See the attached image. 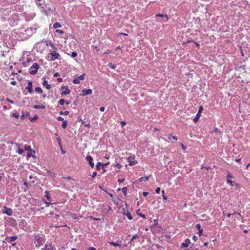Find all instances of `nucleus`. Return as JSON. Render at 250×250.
<instances>
[{"mask_svg": "<svg viewBox=\"0 0 250 250\" xmlns=\"http://www.w3.org/2000/svg\"><path fill=\"white\" fill-rule=\"evenodd\" d=\"M32 30L31 28L27 29H22L21 31V34H23V36L21 37L22 40H26L31 35Z\"/></svg>", "mask_w": 250, "mask_h": 250, "instance_id": "obj_1", "label": "nucleus"}, {"mask_svg": "<svg viewBox=\"0 0 250 250\" xmlns=\"http://www.w3.org/2000/svg\"><path fill=\"white\" fill-rule=\"evenodd\" d=\"M35 240L34 243L36 247H40L44 242V240L42 236L37 235L35 236Z\"/></svg>", "mask_w": 250, "mask_h": 250, "instance_id": "obj_2", "label": "nucleus"}, {"mask_svg": "<svg viewBox=\"0 0 250 250\" xmlns=\"http://www.w3.org/2000/svg\"><path fill=\"white\" fill-rule=\"evenodd\" d=\"M39 68V65L37 63H34L30 67V71L29 73L31 75L35 74L37 73L38 70Z\"/></svg>", "mask_w": 250, "mask_h": 250, "instance_id": "obj_3", "label": "nucleus"}, {"mask_svg": "<svg viewBox=\"0 0 250 250\" xmlns=\"http://www.w3.org/2000/svg\"><path fill=\"white\" fill-rule=\"evenodd\" d=\"M2 212L3 214H6L8 216H11L13 213L12 209L8 208L6 206L3 207Z\"/></svg>", "mask_w": 250, "mask_h": 250, "instance_id": "obj_4", "label": "nucleus"}, {"mask_svg": "<svg viewBox=\"0 0 250 250\" xmlns=\"http://www.w3.org/2000/svg\"><path fill=\"white\" fill-rule=\"evenodd\" d=\"M203 107L202 106H200V107L199 108L198 112H197V113L195 117L193 119L194 122L196 123L198 121L201 115V113L203 111Z\"/></svg>", "mask_w": 250, "mask_h": 250, "instance_id": "obj_5", "label": "nucleus"}, {"mask_svg": "<svg viewBox=\"0 0 250 250\" xmlns=\"http://www.w3.org/2000/svg\"><path fill=\"white\" fill-rule=\"evenodd\" d=\"M127 161L129 163V165L130 166H133L135 164H137V161L135 160L134 157L129 156L127 158Z\"/></svg>", "mask_w": 250, "mask_h": 250, "instance_id": "obj_6", "label": "nucleus"}, {"mask_svg": "<svg viewBox=\"0 0 250 250\" xmlns=\"http://www.w3.org/2000/svg\"><path fill=\"white\" fill-rule=\"evenodd\" d=\"M51 58L50 61H54L57 59L59 57V54L56 52L55 51H52L50 53Z\"/></svg>", "mask_w": 250, "mask_h": 250, "instance_id": "obj_7", "label": "nucleus"}, {"mask_svg": "<svg viewBox=\"0 0 250 250\" xmlns=\"http://www.w3.org/2000/svg\"><path fill=\"white\" fill-rule=\"evenodd\" d=\"M86 160L88 162L91 167H94V163L93 162V158L90 155H87L86 157Z\"/></svg>", "mask_w": 250, "mask_h": 250, "instance_id": "obj_8", "label": "nucleus"}, {"mask_svg": "<svg viewBox=\"0 0 250 250\" xmlns=\"http://www.w3.org/2000/svg\"><path fill=\"white\" fill-rule=\"evenodd\" d=\"M82 95L84 96L85 95H90L92 93V90L91 89H84L82 91Z\"/></svg>", "mask_w": 250, "mask_h": 250, "instance_id": "obj_9", "label": "nucleus"}, {"mask_svg": "<svg viewBox=\"0 0 250 250\" xmlns=\"http://www.w3.org/2000/svg\"><path fill=\"white\" fill-rule=\"evenodd\" d=\"M25 89L30 93H31L32 92H33L32 82L31 81H28V86L26 87Z\"/></svg>", "mask_w": 250, "mask_h": 250, "instance_id": "obj_10", "label": "nucleus"}, {"mask_svg": "<svg viewBox=\"0 0 250 250\" xmlns=\"http://www.w3.org/2000/svg\"><path fill=\"white\" fill-rule=\"evenodd\" d=\"M61 89L62 90L65 89L64 91H62L61 93L62 95H67L70 92V90L68 88H65V86H61Z\"/></svg>", "mask_w": 250, "mask_h": 250, "instance_id": "obj_11", "label": "nucleus"}, {"mask_svg": "<svg viewBox=\"0 0 250 250\" xmlns=\"http://www.w3.org/2000/svg\"><path fill=\"white\" fill-rule=\"evenodd\" d=\"M156 16L163 18L164 19L162 21V22H167L168 19V17L167 15L159 14L156 15Z\"/></svg>", "mask_w": 250, "mask_h": 250, "instance_id": "obj_12", "label": "nucleus"}, {"mask_svg": "<svg viewBox=\"0 0 250 250\" xmlns=\"http://www.w3.org/2000/svg\"><path fill=\"white\" fill-rule=\"evenodd\" d=\"M41 250H56V249L51 245L46 244L44 248L42 249Z\"/></svg>", "mask_w": 250, "mask_h": 250, "instance_id": "obj_13", "label": "nucleus"}, {"mask_svg": "<svg viewBox=\"0 0 250 250\" xmlns=\"http://www.w3.org/2000/svg\"><path fill=\"white\" fill-rule=\"evenodd\" d=\"M190 243V241L189 239L187 238L185 240V242L182 244V248H188L189 243Z\"/></svg>", "mask_w": 250, "mask_h": 250, "instance_id": "obj_14", "label": "nucleus"}, {"mask_svg": "<svg viewBox=\"0 0 250 250\" xmlns=\"http://www.w3.org/2000/svg\"><path fill=\"white\" fill-rule=\"evenodd\" d=\"M32 61L31 58H28L26 62H23V65L24 67H27L29 65L30 62Z\"/></svg>", "mask_w": 250, "mask_h": 250, "instance_id": "obj_15", "label": "nucleus"}, {"mask_svg": "<svg viewBox=\"0 0 250 250\" xmlns=\"http://www.w3.org/2000/svg\"><path fill=\"white\" fill-rule=\"evenodd\" d=\"M42 85L45 86L47 89H50L51 87V85L48 84L47 81L44 80L42 83Z\"/></svg>", "mask_w": 250, "mask_h": 250, "instance_id": "obj_16", "label": "nucleus"}, {"mask_svg": "<svg viewBox=\"0 0 250 250\" xmlns=\"http://www.w3.org/2000/svg\"><path fill=\"white\" fill-rule=\"evenodd\" d=\"M196 228L199 230V234L200 235H201L202 234L203 229H201L200 224H196Z\"/></svg>", "mask_w": 250, "mask_h": 250, "instance_id": "obj_17", "label": "nucleus"}, {"mask_svg": "<svg viewBox=\"0 0 250 250\" xmlns=\"http://www.w3.org/2000/svg\"><path fill=\"white\" fill-rule=\"evenodd\" d=\"M33 107L35 109H44L45 108V106L43 105H38V104H35L33 106Z\"/></svg>", "mask_w": 250, "mask_h": 250, "instance_id": "obj_18", "label": "nucleus"}, {"mask_svg": "<svg viewBox=\"0 0 250 250\" xmlns=\"http://www.w3.org/2000/svg\"><path fill=\"white\" fill-rule=\"evenodd\" d=\"M62 27V25L59 22H56L54 23V25H53V27L55 28V29H57V28H60Z\"/></svg>", "mask_w": 250, "mask_h": 250, "instance_id": "obj_19", "label": "nucleus"}, {"mask_svg": "<svg viewBox=\"0 0 250 250\" xmlns=\"http://www.w3.org/2000/svg\"><path fill=\"white\" fill-rule=\"evenodd\" d=\"M109 244L111 245H112L115 247H119L120 249H121V244L117 243V242H109Z\"/></svg>", "mask_w": 250, "mask_h": 250, "instance_id": "obj_20", "label": "nucleus"}, {"mask_svg": "<svg viewBox=\"0 0 250 250\" xmlns=\"http://www.w3.org/2000/svg\"><path fill=\"white\" fill-rule=\"evenodd\" d=\"M35 90L36 92L38 93H42L43 92L42 89L40 87H36Z\"/></svg>", "mask_w": 250, "mask_h": 250, "instance_id": "obj_21", "label": "nucleus"}, {"mask_svg": "<svg viewBox=\"0 0 250 250\" xmlns=\"http://www.w3.org/2000/svg\"><path fill=\"white\" fill-rule=\"evenodd\" d=\"M107 66H108L112 69H114L116 68V65L112 64V63H109Z\"/></svg>", "mask_w": 250, "mask_h": 250, "instance_id": "obj_22", "label": "nucleus"}, {"mask_svg": "<svg viewBox=\"0 0 250 250\" xmlns=\"http://www.w3.org/2000/svg\"><path fill=\"white\" fill-rule=\"evenodd\" d=\"M73 83L75 84H79L80 83V81L79 79H78L77 77L73 80Z\"/></svg>", "mask_w": 250, "mask_h": 250, "instance_id": "obj_23", "label": "nucleus"}, {"mask_svg": "<svg viewBox=\"0 0 250 250\" xmlns=\"http://www.w3.org/2000/svg\"><path fill=\"white\" fill-rule=\"evenodd\" d=\"M67 122L65 120H64L62 122V127L63 128H65L67 126Z\"/></svg>", "mask_w": 250, "mask_h": 250, "instance_id": "obj_24", "label": "nucleus"}, {"mask_svg": "<svg viewBox=\"0 0 250 250\" xmlns=\"http://www.w3.org/2000/svg\"><path fill=\"white\" fill-rule=\"evenodd\" d=\"M127 190V188L126 187H124L122 189V191L124 193V195L126 194Z\"/></svg>", "mask_w": 250, "mask_h": 250, "instance_id": "obj_25", "label": "nucleus"}, {"mask_svg": "<svg viewBox=\"0 0 250 250\" xmlns=\"http://www.w3.org/2000/svg\"><path fill=\"white\" fill-rule=\"evenodd\" d=\"M102 166V163L101 162H98L96 164V168L98 170L101 169V166Z\"/></svg>", "mask_w": 250, "mask_h": 250, "instance_id": "obj_26", "label": "nucleus"}, {"mask_svg": "<svg viewBox=\"0 0 250 250\" xmlns=\"http://www.w3.org/2000/svg\"><path fill=\"white\" fill-rule=\"evenodd\" d=\"M17 236H13L10 237V241L11 242H13L17 240Z\"/></svg>", "mask_w": 250, "mask_h": 250, "instance_id": "obj_27", "label": "nucleus"}, {"mask_svg": "<svg viewBox=\"0 0 250 250\" xmlns=\"http://www.w3.org/2000/svg\"><path fill=\"white\" fill-rule=\"evenodd\" d=\"M125 215H126V217H127V218L129 220H132V216L131 215V213L130 212L127 213Z\"/></svg>", "mask_w": 250, "mask_h": 250, "instance_id": "obj_28", "label": "nucleus"}, {"mask_svg": "<svg viewBox=\"0 0 250 250\" xmlns=\"http://www.w3.org/2000/svg\"><path fill=\"white\" fill-rule=\"evenodd\" d=\"M60 113V114H61V115L64 114V115H68V114H69V112L68 111H64V112H63V111H60V113Z\"/></svg>", "mask_w": 250, "mask_h": 250, "instance_id": "obj_29", "label": "nucleus"}, {"mask_svg": "<svg viewBox=\"0 0 250 250\" xmlns=\"http://www.w3.org/2000/svg\"><path fill=\"white\" fill-rule=\"evenodd\" d=\"M59 103L61 105H62L65 103V101L63 99H61L59 101Z\"/></svg>", "mask_w": 250, "mask_h": 250, "instance_id": "obj_30", "label": "nucleus"}, {"mask_svg": "<svg viewBox=\"0 0 250 250\" xmlns=\"http://www.w3.org/2000/svg\"><path fill=\"white\" fill-rule=\"evenodd\" d=\"M45 193H46L45 197H46L47 199L49 201L50 200V196L49 194V192L48 191H46Z\"/></svg>", "mask_w": 250, "mask_h": 250, "instance_id": "obj_31", "label": "nucleus"}, {"mask_svg": "<svg viewBox=\"0 0 250 250\" xmlns=\"http://www.w3.org/2000/svg\"><path fill=\"white\" fill-rule=\"evenodd\" d=\"M12 116L18 119L19 118L20 116L18 113H14L12 114Z\"/></svg>", "mask_w": 250, "mask_h": 250, "instance_id": "obj_32", "label": "nucleus"}, {"mask_svg": "<svg viewBox=\"0 0 250 250\" xmlns=\"http://www.w3.org/2000/svg\"><path fill=\"white\" fill-rule=\"evenodd\" d=\"M84 76H85V74H83L81 75H80L78 78V79H79V80H83L84 79Z\"/></svg>", "mask_w": 250, "mask_h": 250, "instance_id": "obj_33", "label": "nucleus"}, {"mask_svg": "<svg viewBox=\"0 0 250 250\" xmlns=\"http://www.w3.org/2000/svg\"><path fill=\"white\" fill-rule=\"evenodd\" d=\"M24 147V149L25 150H31V148L30 146H28L27 145H25Z\"/></svg>", "mask_w": 250, "mask_h": 250, "instance_id": "obj_34", "label": "nucleus"}, {"mask_svg": "<svg viewBox=\"0 0 250 250\" xmlns=\"http://www.w3.org/2000/svg\"><path fill=\"white\" fill-rule=\"evenodd\" d=\"M168 138H172L174 140H178L177 137L172 136V134H169V136H168Z\"/></svg>", "mask_w": 250, "mask_h": 250, "instance_id": "obj_35", "label": "nucleus"}, {"mask_svg": "<svg viewBox=\"0 0 250 250\" xmlns=\"http://www.w3.org/2000/svg\"><path fill=\"white\" fill-rule=\"evenodd\" d=\"M227 183L229 184L231 186H233L232 182L228 178H227Z\"/></svg>", "mask_w": 250, "mask_h": 250, "instance_id": "obj_36", "label": "nucleus"}, {"mask_svg": "<svg viewBox=\"0 0 250 250\" xmlns=\"http://www.w3.org/2000/svg\"><path fill=\"white\" fill-rule=\"evenodd\" d=\"M227 178L229 179H232L233 178V176L230 173L228 172L227 174Z\"/></svg>", "mask_w": 250, "mask_h": 250, "instance_id": "obj_37", "label": "nucleus"}, {"mask_svg": "<svg viewBox=\"0 0 250 250\" xmlns=\"http://www.w3.org/2000/svg\"><path fill=\"white\" fill-rule=\"evenodd\" d=\"M71 56L72 58H75L77 56V53L76 52H72Z\"/></svg>", "mask_w": 250, "mask_h": 250, "instance_id": "obj_38", "label": "nucleus"}, {"mask_svg": "<svg viewBox=\"0 0 250 250\" xmlns=\"http://www.w3.org/2000/svg\"><path fill=\"white\" fill-rule=\"evenodd\" d=\"M24 151L22 149L19 148L18 150V152L20 154H22L23 153Z\"/></svg>", "mask_w": 250, "mask_h": 250, "instance_id": "obj_39", "label": "nucleus"}, {"mask_svg": "<svg viewBox=\"0 0 250 250\" xmlns=\"http://www.w3.org/2000/svg\"><path fill=\"white\" fill-rule=\"evenodd\" d=\"M37 119H38V116L36 115V116H34L33 118H32L30 119V121L32 122H33V121L36 120Z\"/></svg>", "mask_w": 250, "mask_h": 250, "instance_id": "obj_40", "label": "nucleus"}, {"mask_svg": "<svg viewBox=\"0 0 250 250\" xmlns=\"http://www.w3.org/2000/svg\"><path fill=\"white\" fill-rule=\"evenodd\" d=\"M139 238V236L137 234L134 235L131 238V241H133L134 239H138Z\"/></svg>", "mask_w": 250, "mask_h": 250, "instance_id": "obj_41", "label": "nucleus"}, {"mask_svg": "<svg viewBox=\"0 0 250 250\" xmlns=\"http://www.w3.org/2000/svg\"><path fill=\"white\" fill-rule=\"evenodd\" d=\"M57 141L58 143V144L60 146H61V138L60 137H58L57 138Z\"/></svg>", "mask_w": 250, "mask_h": 250, "instance_id": "obj_42", "label": "nucleus"}, {"mask_svg": "<svg viewBox=\"0 0 250 250\" xmlns=\"http://www.w3.org/2000/svg\"><path fill=\"white\" fill-rule=\"evenodd\" d=\"M56 32L58 33H60V34H63V31L62 30H59V29H56Z\"/></svg>", "mask_w": 250, "mask_h": 250, "instance_id": "obj_43", "label": "nucleus"}, {"mask_svg": "<svg viewBox=\"0 0 250 250\" xmlns=\"http://www.w3.org/2000/svg\"><path fill=\"white\" fill-rule=\"evenodd\" d=\"M97 175V172H93L91 175V176L93 178H95Z\"/></svg>", "mask_w": 250, "mask_h": 250, "instance_id": "obj_44", "label": "nucleus"}, {"mask_svg": "<svg viewBox=\"0 0 250 250\" xmlns=\"http://www.w3.org/2000/svg\"><path fill=\"white\" fill-rule=\"evenodd\" d=\"M57 119H58V120L60 121H64V119L61 116H59L58 117H57Z\"/></svg>", "mask_w": 250, "mask_h": 250, "instance_id": "obj_45", "label": "nucleus"}, {"mask_svg": "<svg viewBox=\"0 0 250 250\" xmlns=\"http://www.w3.org/2000/svg\"><path fill=\"white\" fill-rule=\"evenodd\" d=\"M121 125L122 127L126 125V122L125 121H122L121 122Z\"/></svg>", "mask_w": 250, "mask_h": 250, "instance_id": "obj_46", "label": "nucleus"}, {"mask_svg": "<svg viewBox=\"0 0 250 250\" xmlns=\"http://www.w3.org/2000/svg\"><path fill=\"white\" fill-rule=\"evenodd\" d=\"M160 190H161L160 188L158 187L156 189V192L157 193L159 194L160 193Z\"/></svg>", "mask_w": 250, "mask_h": 250, "instance_id": "obj_47", "label": "nucleus"}, {"mask_svg": "<svg viewBox=\"0 0 250 250\" xmlns=\"http://www.w3.org/2000/svg\"><path fill=\"white\" fill-rule=\"evenodd\" d=\"M192 239L194 241H196L197 240H198V238L196 236L194 235L192 237Z\"/></svg>", "mask_w": 250, "mask_h": 250, "instance_id": "obj_48", "label": "nucleus"}, {"mask_svg": "<svg viewBox=\"0 0 250 250\" xmlns=\"http://www.w3.org/2000/svg\"><path fill=\"white\" fill-rule=\"evenodd\" d=\"M100 111L101 112H104V111L105 108L103 106L100 107Z\"/></svg>", "mask_w": 250, "mask_h": 250, "instance_id": "obj_49", "label": "nucleus"}, {"mask_svg": "<svg viewBox=\"0 0 250 250\" xmlns=\"http://www.w3.org/2000/svg\"><path fill=\"white\" fill-rule=\"evenodd\" d=\"M162 197L164 200H166L167 199V197L165 195H162Z\"/></svg>", "mask_w": 250, "mask_h": 250, "instance_id": "obj_50", "label": "nucleus"}, {"mask_svg": "<svg viewBox=\"0 0 250 250\" xmlns=\"http://www.w3.org/2000/svg\"><path fill=\"white\" fill-rule=\"evenodd\" d=\"M84 126L86 127H89L90 125V124L88 123V124H84Z\"/></svg>", "mask_w": 250, "mask_h": 250, "instance_id": "obj_51", "label": "nucleus"}, {"mask_svg": "<svg viewBox=\"0 0 250 250\" xmlns=\"http://www.w3.org/2000/svg\"><path fill=\"white\" fill-rule=\"evenodd\" d=\"M154 225H158V220H154Z\"/></svg>", "mask_w": 250, "mask_h": 250, "instance_id": "obj_52", "label": "nucleus"}, {"mask_svg": "<svg viewBox=\"0 0 250 250\" xmlns=\"http://www.w3.org/2000/svg\"><path fill=\"white\" fill-rule=\"evenodd\" d=\"M87 250H96L95 248L90 247V248H89Z\"/></svg>", "mask_w": 250, "mask_h": 250, "instance_id": "obj_53", "label": "nucleus"}, {"mask_svg": "<svg viewBox=\"0 0 250 250\" xmlns=\"http://www.w3.org/2000/svg\"><path fill=\"white\" fill-rule=\"evenodd\" d=\"M109 164V162H108L106 163H105V164H102V166H107V165H108Z\"/></svg>", "mask_w": 250, "mask_h": 250, "instance_id": "obj_54", "label": "nucleus"}, {"mask_svg": "<svg viewBox=\"0 0 250 250\" xmlns=\"http://www.w3.org/2000/svg\"><path fill=\"white\" fill-rule=\"evenodd\" d=\"M148 193L147 192H144L143 193V195L145 196H147L148 195Z\"/></svg>", "mask_w": 250, "mask_h": 250, "instance_id": "obj_55", "label": "nucleus"}, {"mask_svg": "<svg viewBox=\"0 0 250 250\" xmlns=\"http://www.w3.org/2000/svg\"><path fill=\"white\" fill-rule=\"evenodd\" d=\"M45 204H46V207H49L51 203L45 202Z\"/></svg>", "mask_w": 250, "mask_h": 250, "instance_id": "obj_56", "label": "nucleus"}, {"mask_svg": "<svg viewBox=\"0 0 250 250\" xmlns=\"http://www.w3.org/2000/svg\"><path fill=\"white\" fill-rule=\"evenodd\" d=\"M241 161V159H235V161L238 162V163H240Z\"/></svg>", "mask_w": 250, "mask_h": 250, "instance_id": "obj_57", "label": "nucleus"}, {"mask_svg": "<svg viewBox=\"0 0 250 250\" xmlns=\"http://www.w3.org/2000/svg\"><path fill=\"white\" fill-rule=\"evenodd\" d=\"M16 83H17L16 81H12L11 82V84H12L13 85H15L16 84Z\"/></svg>", "mask_w": 250, "mask_h": 250, "instance_id": "obj_58", "label": "nucleus"}, {"mask_svg": "<svg viewBox=\"0 0 250 250\" xmlns=\"http://www.w3.org/2000/svg\"><path fill=\"white\" fill-rule=\"evenodd\" d=\"M7 101H8V102L10 103L11 104H14V102L9 99H7Z\"/></svg>", "mask_w": 250, "mask_h": 250, "instance_id": "obj_59", "label": "nucleus"}, {"mask_svg": "<svg viewBox=\"0 0 250 250\" xmlns=\"http://www.w3.org/2000/svg\"><path fill=\"white\" fill-rule=\"evenodd\" d=\"M57 80H58V81L59 82H62V78H58V79H57Z\"/></svg>", "mask_w": 250, "mask_h": 250, "instance_id": "obj_60", "label": "nucleus"}, {"mask_svg": "<svg viewBox=\"0 0 250 250\" xmlns=\"http://www.w3.org/2000/svg\"><path fill=\"white\" fill-rule=\"evenodd\" d=\"M140 215L141 217H142L143 218H145L146 217V216L145 214H141Z\"/></svg>", "mask_w": 250, "mask_h": 250, "instance_id": "obj_61", "label": "nucleus"}, {"mask_svg": "<svg viewBox=\"0 0 250 250\" xmlns=\"http://www.w3.org/2000/svg\"><path fill=\"white\" fill-rule=\"evenodd\" d=\"M79 121H80L82 123V124H84V123H85V122L84 121V120H83L82 119H80V120Z\"/></svg>", "mask_w": 250, "mask_h": 250, "instance_id": "obj_62", "label": "nucleus"}, {"mask_svg": "<svg viewBox=\"0 0 250 250\" xmlns=\"http://www.w3.org/2000/svg\"><path fill=\"white\" fill-rule=\"evenodd\" d=\"M21 120H24V115H23V114H22V115L21 116Z\"/></svg>", "mask_w": 250, "mask_h": 250, "instance_id": "obj_63", "label": "nucleus"}, {"mask_svg": "<svg viewBox=\"0 0 250 250\" xmlns=\"http://www.w3.org/2000/svg\"><path fill=\"white\" fill-rule=\"evenodd\" d=\"M59 76V73H58V72L55 73L54 74V77H57V76Z\"/></svg>", "mask_w": 250, "mask_h": 250, "instance_id": "obj_64", "label": "nucleus"}]
</instances>
